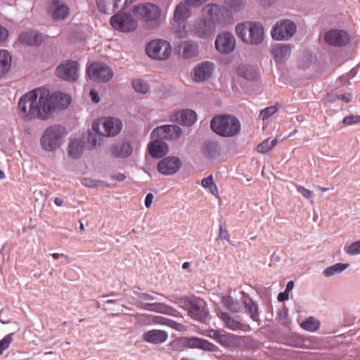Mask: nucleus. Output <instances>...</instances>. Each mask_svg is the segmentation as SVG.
Returning a JSON list of instances; mask_svg holds the SVG:
<instances>
[{
	"label": "nucleus",
	"instance_id": "obj_1",
	"mask_svg": "<svg viewBox=\"0 0 360 360\" xmlns=\"http://www.w3.org/2000/svg\"><path fill=\"white\" fill-rule=\"evenodd\" d=\"M70 102L71 98L68 94H51L49 89L39 87L20 97L18 103V115L25 121L46 120L56 109L66 108Z\"/></svg>",
	"mask_w": 360,
	"mask_h": 360
},
{
	"label": "nucleus",
	"instance_id": "obj_2",
	"mask_svg": "<svg viewBox=\"0 0 360 360\" xmlns=\"http://www.w3.org/2000/svg\"><path fill=\"white\" fill-rule=\"evenodd\" d=\"M134 17L148 29L158 27L160 25L161 9L152 3L138 4L132 8Z\"/></svg>",
	"mask_w": 360,
	"mask_h": 360
},
{
	"label": "nucleus",
	"instance_id": "obj_3",
	"mask_svg": "<svg viewBox=\"0 0 360 360\" xmlns=\"http://www.w3.org/2000/svg\"><path fill=\"white\" fill-rule=\"evenodd\" d=\"M237 36L247 44L258 45L264 39V28L260 23L246 21L236 27Z\"/></svg>",
	"mask_w": 360,
	"mask_h": 360
},
{
	"label": "nucleus",
	"instance_id": "obj_4",
	"mask_svg": "<svg viewBox=\"0 0 360 360\" xmlns=\"http://www.w3.org/2000/svg\"><path fill=\"white\" fill-rule=\"evenodd\" d=\"M210 127L216 134L225 137L233 136L240 131L239 120L236 117L228 115L214 117Z\"/></svg>",
	"mask_w": 360,
	"mask_h": 360
},
{
	"label": "nucleus",
	"instance_id": "obj_5",
	"mask_svg": "<svg viewBox=\"0 0 360 360\" xmlns=\"http://www.w3.org/2000/svg\"><path fill=\"white\" fill-rule=\"evenodd\" d=\"M66 135L65 129L60 125H51L44 132L41 138V144L46 151H53L58 148Z\"/></svg>",
	"mask_w": 360,
	"mask_h": 360
},
{
	"label": "nucleus",
	"instance_id": "obj_6",
	"mask_svg": "<svg viewBox=\"0 0 360 360\" xmlns=\"http://www.w3.org/2000/svg\"><path fill=\"white\" fill-rule=\"evenodd\" d=\"M122 129V121L111 117L99 118L92 124V129L96 134L106 137L117 135Z\"/></svg>",
	"mask_w": 360,
	"mask_h": 360
},
{
	"label": "nucleus",
	"instance_id": "obj_7",
	"mask_svg": "<svg viewBox=\"0 0 360 360\" xmlns=\"http://www.w3.org/2000/svg\"><path fill=\"white\" fill-rule=\"evenodd\" d=\"M172 46L169 41L162 39L150 41L146 46L147 56L157 60H165L171 56Z\"/></svg>",
	"mask_w": 360,
	"mask_h": 360
},
{
	"label": "nucleus",
	"instance_id": "obj_8",
	"mask_svg": "<svg viewBox=\"0 0 360 360\" xmlns=\"http://www.w3.org/2000/svg\"><path fill=\"white\" fill-rule=\"evenodd\" d=\"M110 24L115 30L125 33L133 32L138 27V21L132 13V8L128 13H119L112 16Z\"/></svg>",
	"mask_w": 360,
	"mask_h": 360
},
{
	"label": "nucleus",
	"instance_id": "obj_9",
	"mask_svg": "<svg viewBox=\"0 0 360 360\" xmlns=\"http://www.w3.org/2000/svg\"><path fill=\"white\" fill-rule=\"evenodd\" d=\"M56 75L64 81L74 82L79 76V64L72 60L63 61L57 66Z\"/></svg>",
	"mask_w": 360,
	"mask_h": 360
},
{
	"label": "nucleus",
	"instance_id": "obj_10",
	"mask_svg": "<svg viewBox=\"0 0 360 360\" xmlns=\"http://www.w3.org/2000/svg\"><path fill=\"white\" fill-rule=\"evenodd\" d=\"M86 75L93 81L106 82L112 78L113 72L107 65L94 62L88 65Z\"/></svg>",
	"mask_w": 360,
	"mask_h": 360
},
{
	"label": "nucleus",
	"instance_id": "obj_11",
	"mask_svg": "<svg viewBox=\"0 0 360 360\" xmlns=\"http://www.w3.org/2000/svg\"><path fill=\"white\" fill-rule=\"evenodd\" d=\"M179 303L183 308L187 309L193 317L197 319H202L206 316L205 304L200 298H181Z\"/></svg>",
	"mask_w": 360,
	"mask_h": 360
},
{
	"label": "nucleus",
	"instance_id": "obj_12",
	"mask_svg": "<svg viewBox=\"0 0 360 360\" xmlns=\"http://www.w3.org/2000/svg\"><path fill=\"white\" fill-rule=\"evenodd\" d=\"M296 25L294 22L285 20L278 22L271 31V37L276 40H288L296 32Z\"/></svg>",
	"mask_w": 360,
	"mask_h": 360
},
{
	"label": "nucleus",
	"instance_id": "obj_13",
	"mask_svg": "<svg viewBox=\"0 0 360 360\" xmlns=\"http://www.w3.org/2000/svg\"><path fill=\"white\" fill-rule=\"evenodd\" d=\"M215 47L218 52L227 54L236 48V39L233 34L229 32L219 33L215 39Z\"/></svg>",
	"mask_w": 360,
	"mask_h": 360
},
{
	"label": "nucleus",
	"instance_id": "obj_14",
	"mask_svg": "<svg viewBox=\"0 0 360 360\" xmlns=\"http://www.w3.org/2000/svg\"><path fill=\"white\" fill-rule=\"evenodd\" d=\"M48 12L53 20L56 21L63 20L70 15V8L60 0H51Z\"/></svg>",
	"mask_w": 360,
	"mask_h": 360
},
{
	"label": "nucleus",
	"instance_id": "obj_15",
	"mask_svg": "<svg viewBox=\"0 0 360 360\" xmlns=\"http://www.w3.org/2000/svg\"><path fill=\"white\" fill-rule=\"evenodd\" d=\"M216 31L214 22L203 18L193 24V32L198 37L206 39L212 35Z\"/></svg>",
	"mask_w": 360,
	"mask_h": 360
},
{
	"label": "nucleus",
	"instance_id": "obj_16",
	"mask_svg": "<svg viewBox=\"0 0 360 360\" xmlns=\"http://www.w3.org/2000/svg\"><path fill=\"white\" fill-rule=\"evenodd\" d=\"M181 134V129L176 125H163L156 127L151 133L153 138L176 139Z\"/></svg>",
	"mask_w": 360,
	"mask_h": 360
},
{
	"label": "nucleus",
	"instance_id": "obj_17",
	"mask_svg": "<svg viewBox=\"0 0 360 360\" xmlns=\"http://www.w3.org/2000/svg\"><path fill=\"white\" fill-rule=\"evenodd\" d=\"M181 167V160L176 157H167L159 162L158 170L163 175H172Z\"/></svg>",
	"mask_w": 360,
	"mask_h": 360
},
{
	"label": "nucleus",
	"instance_id": "obj_18",
	"mask_svg": "<svg viewBox=\"0 0 360 360\" xmlns=\"http://www.w3.org/2000/svg\"><path fill=\"white\" fill-rule=\"evenodd\" d=\"M214 70V64L210 61H204L199 63L192 73V79L195 82H203L208 79Z\"/></svg>",
	"mask_w": 360,
	"mask_h": 360
},
{
	"label": "nucleus",
	"instance_id": "obj_19",
	"mask_svg": "<svg viewBox=\"0 0 360 360\" xmlns=\"http://www.w3.org/2000/svg\"><path fill=\"white\" fill-rule=\"evenodd\" d=\"M135 0H96L98 10L103 13H111Z\"/></svg>",
	"mask_w": 360,
	"mask_h": 360
},
{
	"label": "nucleus",
	"instance_id": "obj_20",
	"mask_svg": "<svg viewBox=\"0 0 360 360\" xmlns=\"http://www.w3.org/2000/svg\"><path fill=\"white\" fill-rule=\"evenodd\" d=\"M181 342L186 347L198 348L209 352H214L217 349L214 344L197 337L184 338L181 339Z\"/></svg>",
	"mask_w": 360,
	"mask_h": 360
},
{
	"label": "nucleus",
	"instance_id": "obj_21",
	"mask_svg": "<svg viewBox=\"0 0 360 360\" xmlns=\"http://www.w3.org/2000/svg\"><path fill=\"white\" fill-rule=\"evenodd\" d=\"M325 40L330 45L342 46L348 42L349 37L345 31L333 30L326 32Z\"/></svg>",
	"mask_w": 360,
	"mask_h": 360
},
{
	"label": "nucleus",
	"instance_id": "obj_22",
	"mask_svg": "<svg viewBox=\"0 0 360 360\" xmlns=\"http://www.w3.org/2000/svg\"><path fill=\"white\" fill-rule=\"evenodd\" d=\"M218 343L230 349L241 348L245 343V338L236 336L231 333H222Z\"/></svg>",
	"mask_w": 360,
	"mask_h": 360
},
{
	"label": "nucleus",
	"instance_id": "obj_23",
	"mask_svg": "<svg viewBox=\"0 0 360 360\" xmlns=\"http://www.w3.org/2000/svg\"><path fill=\"white\" fill-rule=\"evenodd\" d=\"M137 306L141 309L167 315H172L175 311L172 307L161 302H140Z\"/></svg>",
	"mask_w": 360,
	"mask_h": 360
},
{
	"label": "nucleus",
	"instance_id": "obj_24",
	"mask_svg": "<svg viewBox=\"0 0 360 360\" xmlns=\"http://www.w3.org/2000/svg\"><path fill=\"white\" fill-rule=\"evenodd\" d=\"M168 338V334L162 330L153 329L146 332L143 335L145 342L154 345L165 342Z\"/></svg>",
	"mask_w": 360,
	"mask_h": 360
},
{
	"label": "nucleus",
	"instance_id": "obj_25",
	"mask_svg": "<svg viewBox=\"0 0 360 360\" xmlns=\"http://www.w3.org/2000/svg\"><path fill=\"white\" fill-rule=\"evenodd\" d=\"M191 6L184 1L176 5L173 15V22H186L191 15Z\"/></svg>",
	"mask_w": 360,
	"mask_h": 360
},
{
	"label": "nucleus",
	"instance_id": "obj_26",
	"mask_svg": "<svg viewBox=\"0 0 360 360\" xmlns=\"http://www.w3.org/2000/svg\"><path fill=\"white\" fill-rule=\"evenodd\" d=\"M291 53L290 45L275 44L272 46L271 54L276 63H283L289 58Z\"/></svg>",
	"mask_w": 360,
	"mask_h": 360
},
{
	"label": "nucleus",
	"instance_id": "obj_27",
	"mask_svg": "<svg viewBox=\"0 0 360 360\" xmlns=\"http://www.w3.org/2000/svg\"><path fill=\"white\" fill-rule=\"evenodd\" d=\"M174 120L182 125L190 126L194 124L197 120L196 113L191 110H182L174 115Z\"/></svg>",
	"mask_w": 360,
	"mask_h": 360
},
{
	"label": "nucleus",
	"instance_id": "obj_28",
	"mask_svg": "<svg viewBox=\"0 0 360 360\" xmlns=\"http://www.w3.org/2000/svg\"><path fill=\"white\" fill-rule=\"evenodd\" d=\"M148 150L151 156L160 158L168 153V146L165 142L157 139L149 143Z\"/></svg>",
	"mask_w": 360,
	"mask_h": 360
},
{
	"label": "nucleus",
	"instance_id": "obj_29",
	"mask_svg": "<svg viewBox=\"0 0 360 360\" xmlns=\"http://www.w3.org/2000/svg\"><path fill=\"white\" fill-rule=\"evenodd\" d=\"M110 153L114 157L124 158L131 154L132 147L127 142H118L112 146Z\"/></svg>",
	"mask_w": 360,
	"mask_h": 360
},
{
	"label": "nucleus",
	"instance_id": "obj_30",
	"mask_svg": "<svg viewBox=\"0 0 360 360\" xmlns=\"http://www.w3.org/2000/svg\"><path fill=\"white\" fill-rule=\"evenodd\" d=\"M221 9L222 8L219 5L214 4H207L202 10L203 18H207V20H212L216 25L219 21Z\"/></svg>",
	"mask_w": 360,
	"mask_h": 360
},
{
	"label": "nucleus",
	"instance_id": "obj_31",
	"mask_svg": "<svg viewBox=\"0 0 360 360\" xmlns=\"http://www.w3.org/2000/svg\"><path fill=\"white\" fill-rule=\"evenodd\" d=\"M179 48L184 58H191L198 55V46L195 42L191 41H182Z\"/></svg>",
	"mask_w": 360,
	"mask_h": 360
},
{
	"label": "nucleus",
	"instance_id": "obj_32",
	"mask_svg": "<svg viewBox=\"0 0 360 360\" xmlns=\"http://www.w3.org/2000/svg\"><path fill=\"white\" fill-rule=\"evenodd\" d=\"M18 39L26 44L37 46L43 41V37L35 31H28L20 33Z\"/></svg>",
	"mask_w": 360,
	"mask_h": 360
},
{
	"label": "nucleus",
	"instance_id": "obj_33",
	"mask_svg": "<svg viewBox=\"0 0 360 360\" xmlns=\"http://www.w3.org/2000/svg\"><path fill=\"white\" fill-rule=\"evenodd\" d=\"M11 56L6 50H0V78L8 73L11 65Z\"/></svg>",
	"mask_w": 360,
	"mask_h": 360
},
{
	"label": "nucleus",
	"instance_id": "obj_34",
	"mask_svg": "<svg viewBox=\"0 0 360 360\" xmlns=\"http://www.w3.org/2000/svg\"><path fill=\"white\" fill-rule=\"evenodd\" d=\"M84 150V143L82 141L78 139L71 140L70 141L68 152L70 157L72 158H78L81 156Z\"/></svg>",
	"mask_w": 360,
	"mask_h": 360
},
{
	"label": "nucleus",
	"instance_id": "obj_35",
	"mask_svg": "<svg viewBox=\"0 0 360 360\" xmlns=\"http://www.w3.org/2000/svg\"><path fill=\"white\" fill-rule=\"evenodd\" d=\"M219 316L228 328L233 330L242 329L243 324L239 321L231 317L229 314L221 312Z\"/></svg>",
	"mask_w": 360,
	"mask_h": 360
},
{
	"label": "nucleus",
	"instance_id": "obj_36",
	"mask_svg": "<svg viewBox=\"0 0 360 360\" xmlns=\"http://www.w3.org/2000/svg\"><path fill=\"white\" fill-rule=\"evenodd\" d=\"M243 304L245 305V309L249 312L251 318L254 321H258L259 319V313H258V307L253 300L250 297H245L243 300Z\"/></svg>",
	"mask_w": 360,
	"mask_h": 360
},
{
	"label": "nucleus",
	"instance_id": "obj_37",
	"mask_svg": "<svg viewBox=\"0 0 360 360\" xmlns=\"http://www.w3.org/2000/svg\"><path fill=\"white\" fill-rule=\"evenodd\" d=\"M203 154L207 158H213L219 155V147L213 142L207 143L203 148Z\"/></svg>",
	"mask_w": 360,
	"mask_h": 360
},
{
	"label": "nucleus",
	"instance_id": "obj_38",
	"mask_svg": "<svg viewBox=\"0 0 360 360\" xmlns=\"http://www.w3.org/2000/svg\"><path fill=\"white\" fill-rule=\"evenodd\" d=\"M201 185L205 188H208L209 191L214 196H219V191L216 184L214 181L212 175H210L207 178L202 179Z\"/></svg>",
	"mask_w": 360,
	"mask_h": 360
},
{
	"label": "nucleus",
	"instance_id": "obj_39",
	"mask_svg": "<svg viewBox=\"0 0 360 360\" xmlns=\"http://www.w3.org/2000/svg\"><path fill=\"white\" fill-rule=\"evenodd\" d=\"M301 327L308 331L314 332L320 327V322L316 319L310 316L306 319L301 324Z\"/></svg>",
	"mask_w": 360,
	"mask_h": 360
},
{
	"label": "nucleus",
	"instance_id": "obj_40",
	"mask_svg": "<svg viewBox=\"0 0 360 360\" xmlns=\"http://www.w3.org/2000/svg\"><path fill=\"white\" fill-rule=\"evenodd\" d=\"M349 265L347 264L337 263L334 265L327 267L323 271V275L326 277L332 276L337 273L342 272L347 268Z\"/></svg>",
	"mask_w": 360,
	"mask_h": 360
},
{
	"label": "nucleus",
	"instance_id": "obj_41",
	"mask_svg": "<svg viewBox=\"0 0 360 360\" xmlns=\"http://www.w3.org/2000/svg\"><path fill=\"white\" fill-rule=\"evenodd\" d=\"M172 30L179 38H184L188 35V30L186 22H172Z\"/></svg>",
	"mask_w": 360,
	"mask_h": 360
},
{
	"label": "nucleus",
	"instance_id": "obj_42",
	"mask_svg": "<svg viewBox=\"0 0 360 360\" xmlns=\"http://www.w3.org/2000/svg\"><path fill=\"white\" fill-rule=\"evenodd\" d=\"M223 303L233 313H238L240 310V305L238 301L229 297H223Z\"/></svg>",
	"mask_w": 360,
	"mask_h": 360
},
{
	"label": "nucleus",
	"instance_id": "obj_43",
	"mask_svg": "<svg viewBox=\"0 0 360 360\" xmlns=\"http://www.w3.org/2000/svg\"><path fill=\"white\" fill-rule=\"evenodd\" d=\"M277 143V139L271 140L269 139H265L257 147V151L260 153H265L270 150Z\"/></svg>",
	"mask_w": 360,
	"mask_h": 360
},
{
	"label": "nucleus",
	"instance_id": "obj_44",
	"mask_svg": "<svg viewBox=\"0 0 360 360\" xmlns=\"http://www.w3.org/2000/svg\"><path fill=\"white\" fill-rule=\"evenodd\" d=\"M132 86L134 91L139 94H146L148 91V84L141 79H134Z\"/></svg>",
	"mask_w": 360,
	"mask_h": 360
},
{
	"label": "nucleus",
	"instance_id": "obj_45",
	"mask_svg": "<svg viewBox=\"0 0 360 360\" xmlns=\"http://www.w3.org/2000/svg\"><path fill=\"white\" fill-rule=\"evenodd\" d=\"M157 319L162 320V321H157L158 324L166 325L177 330H185V326L181 323H176L172 320H169L163 317H158Z\"/></svg>",
	"mask_w": 360,
	"mask_h": 360
},
{
	"label": "nucleus",
	"instance_id": "obj_46",
	"mask_svg": "<svg viewBox=\"0 0 360 360\" xmlns=\"http://www.w3.org/2000/svg\"><path fill=\"white\" fill-rule=\"evenodd\" d=\"M245 0H226L225 4L228 8L233 11L240 10L245 5Z\"/></svg>",
	"mask_w": 360,
	"mask_h": 360
},
{
	"label": "nucleus",
	"instance_id": "obj_47",
	"mask_svg": "<svg viewBox=\"0 0 360 360\" xmlns=\"http://www.w3.org/2000/svg\"><path fill=\"white\" fill-rule=\"evenodd\" d=\"M237 72L239 75L247 79H253L256 77L255 72H253L250 68L244 65L239 66Z\"/></svg>",
	"mask_w": 360,
	"mask_h": 360
},
{
	"label": "nucleus",
	"instance_id": "obj_48",
	"mask_svg": "<svg viewBox=\"0 0 360 360\" xmlns=\"http://www.w3.org/2000/svg\"><path fill=\"white\" fill-rule=\"evenodd\" d=\"M277 111H278V108L276 105L267 107V108L263 109L262 110H261L260 114H259V117L262 120H267L271 116L274 115Z\"/></svg>",
	"mask_w": 360,
	"mask_h": 360
},
{
	"label": "nucleus",
	"instance_id": "obj_49",
	"mask_svg": "<svg viewBox=\"0 0 360 360\" xmlns=\"http://www.w3.org/2000/svg\"><path fill=\"white\" fill-rule=\"evenodd\" d=\"M13 333H9L0 340V355L3 354L4 350L7 349L10 347V345L13 340Z\"/></svg>",
	"mask_w": 360,
	"mask_h": 360
},
{
	"label": "nucleus",
	"instance_id": "obj_50",
	"mask_svg": "<svg viewBox=\"0 0 360 360\" xmlns=\"http://www.w3.org/2000/svg\"><path fill=\"white\" fill-rule=\"evenodd\" d=\"M345 251L348 255H350L360 254V240L355 241L347 248H345Z\"/></svg>",
	"mask_w": 360,
	"mask_h": 360
},
{
	"label": "nucleus",
	"instance_id": "obj_51",
	"mask_svg": "<svg viewBox=\"0 0 360 360\" xmlns=\"http://www.w3.org/2000/svg\"><path fill=\"white\" fill-rule=\"evenodd\" d=\"M217 240H226L228 242H230L229 233L224 222L220 224L219 233L217 237Z\"/></svg>",
	"mask_w": 360,
	"mask_h": 360
},
{
	"label": "nucleus",
	"instance_id": "obj_52",
	"mask_svg": "<svg viewBox=\"0 0 360 360\" xmlns=\"http://www.w3.org/2000/svg\"><path fill=\"white\" fill-rule=\"evenodd\" d=\"M99 139L97 135L89 133L87 135V148L92 149L97 145H100Z\"/></svg>",
	"mask_w": 360,
	"mask_h": 360
},
{
	"label": "nucleus",
	"instance_id": "obj_53",
	"mask_svg": "<svg viewBox=\"0 0 360 360\" xmlns=\"http://www.w3.org/2000/svg\"><path fill=\"white\" fill-rule=\"evenodd\" d=\"M359 122H360V115H348V116L345 117L342 120V123L345 126H349V125H352V124H357Z\"/></svg>",
	"mask_w": 360,
	"mask_h": 360
},
{
	"label": "nucleus",
	"instance_id": "obj_54",
	"mask_svg": "<svg viewBox=\"0 0 360 360\" xmlns=\"http://www.w3.org/2000/svg\"><path fill=\"white\" fill-rule=\"evenodd\" d=\"M81 183L83 186L88 188H96L101 184V181L91 178H84L81 180Z\"/></svg>",
	"mask_w": 360,
	"mask_h": 360
},
{
	"label": "nucleus",
	"instance_id": "obj_55",
	"mask_svg": "<svg viewBox=\"0 0 360 360\" xmlns=\"http://www.w3.org/2000/svg\"><path fill=\"white\" fill-rule=\"evenodd\" d=\"M296 189L303 197L310 199L312 197V192L302 186L296 185Z\"/></svg>",
	"mask_w": 360,
	"mask_h": 360
},
{
	"label": "nucleus",
	"instance_id": "obj_56",
	"mask_svg": "<svg viewBox=\"0 0 360 360\" xmlns=\"http://www.w3.org/2000/svg\"><path fill=\"white\" fill-rule=\"evenodd\" d=\"M221 334L222 333L221 332H219V330H214V329L208 330L205 333V335L214 339L217 342H219Z\"/></svg>",
	"mask_w": 360,
	"mask_h": 360
},
{
	"label": "nucleus",
	"instance_id": "obj_57",
	"mask_svg": "<svg viewBox=\"0 0 360 360\" xmlns=\"http://www.w3.org/2000/svg\"><path fill=\"white\" fill-rule=\"evenodd\" d=\"M191 7H198L207 2L208 0H184Z\"/></svg>",
	"mask_w": 360,
	"mask_h": 360
},
{
	"label": "nucleus",
	"instance_id": "obj_58",
	"mask_svg": "<svg viewBox=\"0 0 360 360\" xmlns=\"http://www.w3.org/2000/svg\"><path fill=\"white\" fill-rule=\"evenodd\" d=\"M138 297L146 302L154 300V297L148 293H137Z\"/></svg>",
	"mask_w": 360,
	"mask_h": 360
},
{
	"label": "nucleus",
	"instance_id": "obj_59",
	"mask_svg": "<svg viewBox=\"0 0 360 360\" xmlns=\"http://www.w3.org/2000/svg\"><path fill=\"white\" fill-rule=\"evenodd\" d=\"M8 35V30L5 27L0 26V41H5L7 39Z\"/></svg>",
	"mask_w": 360,
	"mask_h": 360
},
{
	"label": "nucleus",
	"instance_id": "obj_60",
	"mask_svg": "<svg viewBox=\"0 0 360 360\" xmlns=\"http://www.w3.org/2000/svg\"><path fill=\"white\" fill-rule=\"evenodd\" d=\"M90 96L94 103H97L99 102V101H100L99 96L95 90L91 89L90 91Z\"/></svg>",
	"mask_w": 360,
	"mask_h": 360
},
{
	"label": "nucleus",
	"instance_id": "obj_61",
	"mask_svg": "<svg viewBox=\"0 0 360 360\" xmlns=\"http://www.w3.org/2000/svg\"><path fill=\"white\" fill-rule=\"evenodd\" d=\"M289 298V292L287 291H284L282 292H280L278 295V300L279 302H284L285 300H288Z\"/></svg>",
	"mask_w": 360,
	"mask_h": 360
},
{
	"label": "nucleus",
	"instance_id": "obj_62",
	"mask_svg": "<svg viewBox=\"0 0 360 360\" xmlns=\"http://www.w3.org/2000/svg\"><path fill=\"white\" fill-rule=\"evenodd\" d=\"M153 200V195L152 193L147 194L145 199V205L147 208L151 206Z\"/></svg>",
	"mask_w": 360,
	"mask_h": 360
},
{
	"label": "nucleus",
	"instance_id": "obj_63",
	"mask_svg": "<svg viewBox=\"0 0 360 360\" xmlns=\"http://www.w3.org/2000/svg\"><path fill=\"white\" fill-rule=\"evenodd\" d=\"M352 94H342V95L338 96V99H340L345 103L350 102L352 100Z\"/></svg>",
	"mask_w": 360,
	"mask_h": 360
},
{
	"label": "nucleus",
	"instance_id": "obj_64",
	"mask_svg": "<svg viewBox=\"0 0 360 360\" xmlns=\"http://www.w3.org/2000/svg\"><path fill=\"white\" fill-rule=\"evenodd\" d=\"M112 178L119 181H122L126 179V176L123 174H115V176H113Z\"/></svg>",
	"mask_w": 360,
	"mask_h": 360
}]
</instances>
